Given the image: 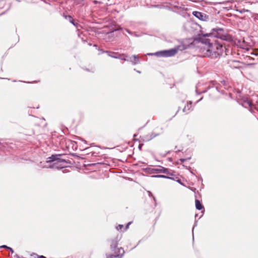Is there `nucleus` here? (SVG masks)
I'll use <instances>...</instances> for the list:
<instances>
[{
    "label": "nucleus",
    "mask_w": 258,
    "mask_h": 258,
    "mask_svg": "<svg viewBox=\"0 0 258 258\" xmlns=\"http://www.w3.org/2000/svg\"><path fill=\"white\" fill-rule=\"evenodd\" d=\"M215 38L228 41L231 37L224 29L219 27L213 28L210 33L198 35L197 39L200 44L199 46L204 56L217 58L222 55L226 50L225 46L216 41Z\"/></svg>",
    "instance_id": "nucleus-1"
},
{
    "label": "nucleus",
    "mask_w": 258,
    "mask_h": 258,
    "mask_svg": "<svg viewBox=\"0 0 258 258\" xmlns=\"http://www.w3.org/2000/svg\"><path fill=\"white\" fill-rule=\"evenodd\" d=\"M61 155H52L50 157L47 158L46 163H51L52 165L49 166L42 164V162H40L38 166L40 168H57L60 169L66 166L65 163L66 161L64 159L60 158Z\"/></svg>",
    "instance_id": "nucleus-2"
},
{
    "label": "nucleus",
    "mask_w": 258,
    "mask_h": 258,
    "mask_svg": "<svg viewBox=\"0 0 258 258\" xmlns=\"http://www.w3.org/2000/svg\"><path fill=\"white\" fill-rule=\"evenodd\" d=\"M121 239V236L117 235L115 238L110 240V248L112 254L107 253L106 254V258H122L124 250L123 248L118 247V242Z\"/></svg>",
    "instance_id": "nucleus-3"
},
{
    "label": "nucleus",
    "mask_w": 258,
    "mask_h": 258,
    "mask_svg": "<svg viewBox=\"0 0 258 258\" xmlns=\"http://www.w3.org/2000/svg\"><path fill=\"white\" fill-rule=\"evenodd\" d=\"M179 50L178 47H174L168 50H164L156 52L155 53H148L149 55H156L158 57H172L174 56L178 52Z\"/></svg>",
    "instance_id": "nucleus-4"
},
{
    "label": "nucleus",
    "mask_w": 258,
    "mask_h": 258,
    "mask_svg": "<svg viewBox=\"0 0 258 258\" xmlns=\"http://www.w3.org/2000/svg\"><path fill=\"white\" fill-rule=\"evenodd\" d=\"M143 170L148 174L162 173L167 172V168L161 166H158L155 168L147 167L144 168Z\"/></svg>",
    "instance_id": "nucleus-5"
},
{
    "label": "nucleus",
    "mask_w": 258,
    "mask_h": 258,
    "mask_svg": "<svg viewBox=\"0 0 258 258\" xmlns=\"http://www.w3.org/2000/svg\"><path fill=\"white\" fill-rule=\"evenodd\" d=\"M167 172H162V173H165L166 175H156L152 176V177L176 180V179L177 178V176H176L175 172L172 171L171 169H169L168 168H167Z\"/></svg>",
    "instance_id": "nucleus-6"
},
{
    "label": "nucleus",
    "mask_w": 258,
    "mask_h": 258,
    "mask_svg": "<svg viewBox=\"0 0 258 258\" xmlns=\"http://www.w3.org/2000/svg\"><path fill=\"white\" fill-rule=\"evenodd\" d=\"M240 104H241V105L242 106H243L245 108L250 107V108L249 109V111L252 112L251 108L253 106V104L248 99L245 98V99H244L243 100H241Z\"/></svg>",
    "instance_id": "nucleus-7"
},
{
    "label": "nucleus",
    "mask_w": 258,
    "mask_h": 258,
    "mask_svg": "<svg viewBox=\"0 0 258 258\" xmlns=\"http://www.w3.org/2000/svg\"><path fill=\"white\" fill-rule=\"evenodd\" d=\"M191 108H192V102L188 101L187 102L186 104L185 105L184 107L183 108L182 111L185 114H188L192 110Z\"/></svg>",
    "instance_id": "nucleus-8"
},
{
    "label": "nucleus",
    "mask_w": 258,
    "mask_h": 258,
    "mask_svg": "<svg viewBox=\"0 0 258 258\" xmlns=\"http://www.w3.org/2000/svg\"><path fill=\"white\" fill-rule=\"evenodd\" d=\"M66 19L68 20L70 23H71L74 26H75L76 28L79 30V28H81V26L78 23H76L74 22L72 17L70 15H64Z\"/></svg>",
    "instance_id": "nucleus-9"
},
{
    "label": "nucleus",
    "mask_w": 258,
    "mask_h": 258,
    "mask_svg": "<svg viewBox=\"0 0 258 258\" xmlns=\"http://www.w3.org/2000/svg\"><path fill=\"white\" fill-rule=\"evenodd\" d=\"M131 62L133 64H136L140 62L139 58L138 55H133L131 57H129V61Z\"/></svg>",
    "instance_id": "nucleus-10"
},
{
    "label": "nucleus",
    "mask_w": 258,
    "mask_h": 258,
    "mask_svg": "<svg viewBox=\"0 0 258 258\" xmlns=\"http://www.w3.org/2000/svg\"><path fill=\"white\" fill-rule=\"evenodd\" d=\"M159 136V134H155L154 133H152L150 134L146 135L144 137V140L146 141H149L152 140V139L156 137Z\"/></svg>",
    "instance_id": "nucleus-11"
},
{
    "label": "nucleus",
    "mask_w": 258,
    "mask_h": 258,
    "mask_svg": "<svg viewBox=\"0 0 258 258\" xmlns=\"http://www.w3.org/2000/svg\"><path fill=\"white\" fill-rule=\"evenodd\" d=\"M216 83L215 82H212L211 84L209 85L208 88L210 89L211 87L213 88L214 91H216L217 92H220V90L218 87V86L216 85Z\"/></svg>",
    "instance_id": "nucleus-12"
},
{
    "label": "nucleus",
    "mask_w": 258,
    "mask_h": 258,
    "mask_svg": "<svg viewBox=\"0 0 258 258\" xmlns=\"http://www.w3.org/2000/svg\"><path fill=\"white\" fill-rule=\"evenodd\" d=\"M196 208L198 210H201L204 208V207L200 200L196 199L195 201Z\"/></svg>",
    "instance_id": "nucleus-13"
},
{
    "label": "nucleus",
    "mask_w": 258,
    "mask_h": 258,
    "mask_svg": "<svg viewBox=\"0 0 258 258\" xmlns=\"http://www.w3.org/2000/svg\"><path fill=\"white\" fill-rule=\"evenodd\" d=\"M116 58L123 60L124 61H129V57H127L125 54H117Z\"/></svg>",
    "instance_id": "nucleus-14"
},
{
    "label": "nucleus",
    "mask_w": 258,
    "mask_h": 258,
    "mask_svg": "<svg viewBox=\"0 0 258 258\" xmlns=\"http://www.w3.org/2000/svg\"><path fill=\"white\" fill-rule=\"evenodd\" d=\"M105 53H106L109 56H110L111 57L114 58H117V53H116V52L107 51H105Z\"/></svg>",
    "instance_id": "nucleus-15"
},
{
    "label": "nucleus",
    "mask_w": 258,
    "mask_h": 258,
    "mask_svg": "<svg viewBox=\"0 0 258 258\" xmlns=\"http://www.w3.org/2000/svg\"><path fill=\"white\" fill-rule=\"evenodd\" d=\"M192 14L197 18H199L200 20H203V13L197 12V11H194L192 13Z\"/></svg>",
    "instance_id": "nucleus-16"
},
{
    "label": "nucleus",
    "mask_w": 258,
    "mask_h": 258,
    "mask_svg": "<svg viewBox=\"0 0 258 258\" xmlns=\"http://www.w3.org/2000/svg\"><path fill=\"white\" fill-rule=\"evenodd\" d=\"M221 84L224 87L225 89H228V88L230 86L229 85V83L226 80H223L221 81Z\"/></svg>",
    "instance_id": "nucleus-17"
},
{
    "label": "nucleus",
    "mask_w": 258,
    "mask_h": 258,
    "mask_svg": "<svg viewBox=\"0 0 258 258\" xmlns=\"http://www.w3.org/2000/svg\"><path fill=\"white\" fill-rule=\"evenodd\" d=\"M7 146V144L6 143H2L0 142V150L3 152V151L6 148Z\"/></svg>",
    "instance_id": "nucleus-18"
},
{
    "label": "nucleus",
    "mask_w": 258,
    "mask_h": 258,
    "mask_svg": "<svg viewBox=\"0 0 258 258\" xmlns=\"http://www.w3.org/2000/svg\"><path fill=\"white\" fill-rule=\"evenodd\" d=\"M251 17L254 19L255 21L258 20V14L252 13L250 12Z\"/></svg>",
    "instance_id": "nucleus-19"
},
{
    "label": "nucleus",
    "mask_w": 258,
    "mask_h": 258,
    "mask_svg": "<svg viewBox=\"0 0 258 258\" xmlns=\"http://www.w3.org/2000/svg\"><path fill=\"white\" fill-rule=\"evenodd\" d=\"M236 11L239 12V13L240 14H242L243 13H245V12H248V13H250V11L248 10H246V9H241V10H236Z\"/></svg>",
    "instance_id": "nucleus-20"
},
{
    "label": "nucleus",
    "mask_w": 258,
    "mask_h": 258,
    "mask_svg": "<svg viewBox=\"0 0 258 258\" xmlns=\"http://www.w3.org/2000/svg\"><path fill=\"white\" fill-rule=\"evenodd\" d=\"M123 228V225H121V224H119L118 225V226H117L116 227V229L119 231V230H120L121 231L122 230V229Z\"/></svg>",
    "instance_id": "nucleus-21"
},
{
    "label": "nucleus",
    "mask_w": 258,
    "mask_h": 258,
    "mask_svg": "<svg viewBox=\"0 0 258 258\" xmlns=\"http://www.w3.org/2000/svg\"><path fill=\"white\" fill-rule=\"evenodd\" d=\"M191 159V157H188L187 158H181L179 159V160L181 162H184V161H185L186 160H189Z\"/></svg>",
    "instance_id": "nucleus-22"
},
{
    "label": "nucleus",
    "mask_w": 258,
    "mask_h": 258,
    "mask_svg": "<svg viewBox=\"0 0 258 258\" xmlns=\"http://www.w3.org/2000/svg\"><path fill=\"white\" fill-rule=\"evenodd\" d=\"M84 0H75V3L76 4H82Z\"/></svg>",
    "instance_id": "nucleus-23"
},
{
    "label": "nucleus",
    "mask_w": 258,
    "mask_h": 258,
    "mask_svg": "<svg viewBox=\"0 0 258 258\" xmlns=\"http://www.w3.org/2000/svg\"><path fill=\"white\" fill-rule=\"evenodd\" d=\"M175 181H176L178 183H179L181 185H183L182 182H181V179H180L178 177L176 180H174Z\"/></svg>",
    "instance_id": "nucleus-24"
},
{
    "label": "nucleus",
    "mask_w": 258,
    "mask_h": 258,
    "mask_svg": "<svg viewBox=\"0 0 258 258\" xmlns=\"http://www.w3.org/2000/svg\"><path fill=\"white\" fill-rule=\"evenodd\" d=\"M98 50L99 51V54H102L103 53H105V50H103V49H98Z\"/></svg>",
    "instance_id": "nucleus-25"
},
{
    "label": "nucleus",
    "mask_w": 258,
    "mask_h": 258,
    "mask_svg": "<svg viewBox=\"0 0 258 258\" xmlns=\"http://www.w3.org/2000/svg\"><path fill=\"white\" fill-rule=\"evenodd\" d=\"M130 224H131V222H129V223H128L126 224V225L125 226V227L124 228V231L126 230L128 228V227H129V225H130Z\"/></svg>",
    "instance_id": "nucleus-26"
},
{
    "label": "nucleus",
    "mask_w": 258,
    "mask_h": 258,
    "mask_svg": "<svg viewBox=\"0 0 258 258\" xmlns=\"http://www.w3.org/2000/svg\"><path fill=\"white\" fill-rule=\"evenodd\" d=\"M125 31L127 32L128 34H131V35H133V33L132 32H131V31H130L128 29H125Z\"/></svg>",
    "instance_id": "nucleus-27"
},
{
    "label": "nucleus",
    "mask_w": 258,
    "mask_h": 258,
    "mask_svg": "<svg viewBox=\"0 0 258 258\" xmlns=\"http://www.w3.org/2000/svg\"><path fill=\"white\" fill-rule=\"evenodd\" d=\"M0 247L1 248H5L8 249L10 247L7 246L6 245H3L1 246Z\"/></svg>",
    "instance_id": "nucleus-28"
},
{
    "label": "nucleus",
    "mask_w": 258,
    "mask_h": 258,
    "mask_svg": "<svg viewBox=\"0 0 258 258\" xmlns=\"http://www.w3.org/2000/svg\"><path fill=\"white\" fill-rule=\"evenodd\" d=\"M37 256V258H46L45 256L43 255H38L37 254H35Z\"/></svg>",
    "instance_id": "nucleus-29"
},
{
    "label": "nucleus",
    "mask_w": 258,
    "mask_h": 258,
    "mask_svg": "<svg viewBox=\"0 0 258 258\" xmlns=\"http://www.w3.org/2000/svg\"><path fill=\"white\" fill-rule=\"evenodd\" d=\"M8 249L10 250L12 253H14V250L11 247H10Z\"/></svg>",
    "instance_id": "nucleus-30"
},
{
    "label": "nucleus",
    "mask_w": 258,
    "mask_h": 258,
    "mask_svg": "<svg viewBox=\"0 0 258 258\" xmlns=\"http://www.w3.org/2000/svg\"><path fill=\"white\" fill-rule=\"evenodd\" d=\"M91 155L92 156H96V153L95 152H91Z\"/></svg>",
    "instance_id": "nucleus-31"
},
{
    "label": "nucleus",
    "mask_w": 258,
    "mask_h": 258,
    "mask_svg": "<svg viewBox=\"0 0 258 258\" xmlns=\"http://www.w3.org/2000/svg\"><path fill=\"white\" fill-rule=\"evenodd\" d=\"M197 221H196L195 223V224L194 225L193 228H192V231L194 230V229L195 227L197 226Z\"/></svg>",
    "instance_id": "nucleus-32"
},
{
    "label": "nucleus",
    "mask_w": 258,
    "mask_h": 258,
    "mask_svg": "<svg viewBox=\"0 0 258 258\" xmlns=\"http://www.w3.org/2000/svg\"><path fill=\"white\" fill-rule=\"evenodd\" d=\"M182 151V149H178L177 151H176V152H179Z\"/></svg>",
    "instance_id": "nucleus-33"
},
{
    "label": "nucleus",
    "mask_w": 258,
    "mask_h": 258,
    "mask_svg": "<svg viewBox=\"0 0 258 258\" xmlns=\"http://www.w3.org/2000/svg\"><path fill=\"white\" fill-rule=\"evenodd\" d=\"M149 196L150 197L153 196L152 195V193L151 192H149Z\"/></svg>",
    "instance_id": "nucleus-34"
},
{
    "label": "nucleus",
    "mask_w": 258,
    "mask_h": 258,
    "mask_svg": "<svg viewBox=\"0 0 258 258\" xmlns=\"http://www.w3.org/2000/svg\"><path fill=\"white\" fill-rule=\"evenodd\" d=\"M153 199H154V201H155V205L156 206V199H155V197H153Z\"/></svg>",
    "instance_id": "nucleus-35"
},
{
    "label": "nucleus",
    "mask_w": 258,
    "mask_h": 258,
    "mask_svg": "<svg viewBox=\"0 0 258 258\" xmlns=\"http://www.w3.org/2000/svg\"><path fill=\"white\" fill-rule=\"evenodd\" d=\"M202 99V98H201L200 100H199L198 101H197V103L199 102L200 101H201V100Z\"/></svg>",
    "instance_id": "nucleus-36"
},
{
    "label": "nucleus",
    "mask_w": 258,
    "mask_h": 258,
    "mask_svg": "<svg viewBox=\"0 0 258 258\" xmlns=\"http://www.w3.org/2000/svg\"><path fill=\"white\" fill-rule=\"evenodd\" d=\"M190 172H191V174H192L195 175V174L194 173V172H193L190 171Z\"/></svg>",
    "instance_id": "nucleus-37"
},
{
    "label": "nucleus",
    "mask_w": 258,
    "mask_h": 258,
    "mask_svg": "<svg viewBox=\"0 0 258 258\" xmlns=\"http://www.w3.org/2000/svg\"><path fill=\"white\" fill-rule=\"evenodd\" d=\"M138 73H140L141 72L140 71H137Z\"/></svg>",
    "instance_id": "nucleus-38"
}]
</instances>
